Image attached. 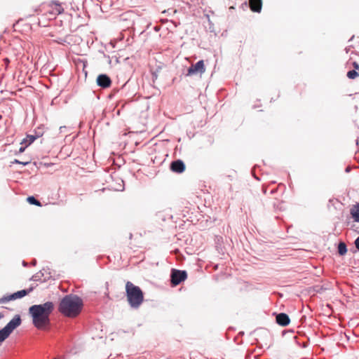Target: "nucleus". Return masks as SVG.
<instances>
[{
  "mask_svg": "<svg viewBox=\"0 0 359 359\" xmlns=\"http://www.w3.org/2000/svg\"><path fill=\"white\" fill-rule=\"evenodd\" d=\"M51 6L53 7V13L55 15L60 14L63 12L64 9L62 5L60 3L53 1L51 4Z\"/></svg>",
  "mask_w": 359,
  "mask_h": 359,
  "instance_id": "2eb2a0df",
  "label": "nucleus"
},
{
  "mask_svg": "<svg viewBox=\"0 0 359 359\" xmlns=\"http://www.w3.org/2000/svg\"><path fill=\"white\" fill-rule=\"evenodd\" d=\"M63 128H65V126H63V127H62V126H61V127L60 128V132H62V131L63 130Z\"/></svg>",
  "mask_w": 359,
  "mask_h": 359,
  "instance_id": "b1692460",
  "label": "nucleus"
},
{
  "mask_svg": "<svg viewBox=\"0 0 359 359\" xmlns=\"http://www.w3.org/2000/svg\"><path fill=\"white\" fill-rule=\"evenodd\" d=\"M32 291V287H30L29 289L27 290H22L11 294L4 295L1 298H0V304H5L10 301L22 298L25 296L27 295Z\"/></svg>",
  "mask_w": 359,
  "mask_h": 359,
  "instance_id": "423d86ee",
  "label": "nucleus"
},
{
  "mask_svg": "<svg viewBox=\"0 0 359 359\" xmlns=\"http://www.w3.org/2000/svg\"><path fill=\"white\" fill-rule=\"evenodd\" d=\"M263 191H264V194H266V189H264V188H263Z\"/></svg>",
  "mask_w": 359,
  "mask_h": 359,
  "instance_id": "cd10ccee",
  "label": "nucleus"
},
{
  "mask_svg": "<svg viewBox=\"0 0 359 359\" xmlns=\"http://www.w3.org/2000/svg\"><path fill=\"white\" fill-rule=\"evenodd\" d=\"M42 135V133H36V135H27L26 138L23 139L22 142H20V144H31L36 139L41 137Z\"/></svg>",
  "mask_w": 359,
  "mask_h": 359,
  "instance_id": "ddd939ff",
  "label": "nucleus"
},
{
  "mask_svg": "<svg viewBox=\"0 0 359 359\" xmlns=\"http://www.w3.org/2000/svg\"><path fill=\"white\" fill-rule=\"evenodd\" d=\"M205 71L203 60L198 61L195 65H191L187 70V76L196 74L198 73L203 74Z\"/></svg>",
  "mask_w": 359,
  "mask_h": 359,
  "instance_id": "0eeeda50",
  "label": "nucleus"
},
{
  "mask_svg": "<svg viewBox=\"0 0 359 359\" xmlns=\"http://www.w3.org/2000/svg\"><path fill=\"white\" fill-rule=\"evenodd\" d=\"M27 144H25V146H22L19 149V153H22L25 151V149L27 148Z\"/></svg>",
  "mask_w": 359,
  "mask_h": 359,
  "instance_id": "4be33fe9",
  "label": "nucleus"
},
{
  "mask_svg": "<svg viewBox=\"0 0 359 359\" xmlns=\"http://www.w3.org/2000/svg\"><path fill=\"white\" fill-rule=\"evenodd\" d=\"M27 201L31 205L41 206V202L39 200H37L34 196H28Z\"/></svg>",
  "mask_w": 359,
  "mask_h": 359,
  "instance_id": "f3484780",
  "label": "nucleus"
},
{
  "mask_svg": "<svg viewBox=\"0 0 359 359\" xmlns=\"http://www.w3.org/2000/svg\"><path fill=\"white\" fill-rule=\"evenodd\" d=\"M170 170L175 173H182L185 170L186 166L183 161L177 159L171 162Z\"/></svg>",
  "mask_w": 359,
  "mask_h": 359,
  "instance_id": "1a4fd4ad",
  "label": "nucleus"
},
{
  "mask_svg": "<svg viewBox=\"0 0 359 359\" xmlns=\"http://www.w3.org/2000/svg\"><path fill=\"white\" fill-rule=\"evenodd\" d=\"M276 189H272V190L271 191V194H274V193H276Z\"/></svg>",
  "mask_w": 359,
  "mask_h": 359,
  "instance_id": "5701e85b",
  "label": "nucleus"
},
{
  "mask_svg": "<svg viewBox=\"0 0 359 359\" xmlns=\"http://www.w3.org/2000/svg\"><path fill=\"white\" fill-rule=\"evenodd\" d=\"M36 260H34V261L32 262V264H33L34 265H35V264H36Z\"/></svg>",
  "mask_w": 359,
  "mask_h": 359,
  "instance_id": "c85d7f7f",
  "label": "nucleus"
},
{
  "mask_svg": "<svg viewBox=\"0 0 359 359\" xmlns=\"http://www.w3.org/2000/svg\"><path fill=\"white\" fill-rule=\"evenodd\" d=\"M347 252V247L345 243L340 242L338 244V253L339 255H344Z\"/></svg>",
  "mask_w": 359,
  "mask_h": 359,
  "instance_id": "dca6fc26",
  "label": "nucleus"
},
{
  "mask_svg": "<svg viewBox=\"0 0 359 359\" xmlns=\"http://www.w3.org/2000/svg\"><path fill=\"white\" fill-rule=\"evenodd\" d=\"M54 310L52 302L34 304L29 308V314L32 317V324L38 330H47L50 325V316Z\"/></svg>",
  "mask_w": 359,
  "mask_h": 359,
  "instance_id": "f257e3e1",
  "label": "nucleus"
},
{
  "mask_svg": "<svg viewBox=\"0 0 359 359\" xmlns=\"http://www.w3.org/2000/svg\"><path fill=\"white\" fill-rule=\"evenodd\" d=\"M22 264L23 266H27V263L25 261L22 262Z\"/></svg>",
  "mask_w": 359,
  "mask_h": 359,
  "instance_id": "a878e982",
  "label": "nucleus"
},
{
  "mask_svg": "<svg viewBox=\"0 0 359 359\" xmlns=\"http://www.w3.org/2000/svg\"><path fill=\"white\" fill-rule=\"evenodd\" d=\"M358 75V72L355 69L350 70L347 72V77L351 79H355Z\"/></svg>",
  "mask_w": 359,
  "mask_h": 359,
  "instance_id": "a211bd4d",
  "label": "nucleus"
},
{
  "mask_svg": "<svg viewBox=\"0 0 359 359\" xmlns=\"http://www.w3.org/2000/svg\"><path fill=\"white\" fill-rule=\"evenodd\" d=\"M51 277L50 273H46V270L44 269L39 271L36 273L32 276L31 278V280L33 281H40V282H45L46 280H48Z\"/></svg>",
  "mask_w": 359,
  "mask_h": 359,
  "instance_id": "9d476101",
  "label": "nucleus"
},
{
  "mask_svg": "<svg viewBox=\"0 0 359 359\" xmlns=\"http://www.w3.org/2000/svg\"><path fill=\"white\" fill-rule=\"evenodd\" d=\"M350 214L355 222H359V203L351 208Z\"/></svg>",
  "mask_w": 359,
  "mask_h": 359,
  "instance_id": "4468645a",
  "label": "nucleus"
},
{
  "mask_svg": "<svg viewBox=\"0 0 359 359\" xmlns=\"http://www.w3.org/2000/svg\"><path fill=\"white\" fill-rule=\"evenodd\" d=\"M83 306L81 297L75 294H67L61 299L58 310L65 316L74 318L81 313Z\"/></svg>",
  "mask_w": 359,
  "mask_h": 359,
  "instance_id": "f03ea898",
  "label": "nucleus"
},
{
  "mask_svg": "<svg viewBox=\"0 0 359 359\" xmlns=\"http://www.w3.org/2000/svg\"><path fill=\"white\" fill-rule=\"evenodd\" d=\"M22 320L20 315H15L14 318L11 320L6 325L0 330V344L2 343L11 332L20 325Z\"/></svg>",
  "mask_w": 359,
  "mask_h": 359,
  "instance_id": "20e7f679",
  "label": "nucleus"
},
{
  "mask_svg": "<svg viewBox=\"0 0 359 359\" xmlns=\"http://www.w3.org/2000/svg\"><path fill=\"white\" fill-rule=\"evenodd\" d=\"M187 278V273L184 270L172 269L170 273V283L176 286L185 280Z\"/></svg>",
  "mask_w": 359,
  "mask_h": 359,
  "instance_id": "39448f33",
  "label": "nucleus"
},
{
  "mask_svg": "<svg viewBox=\"0 0 359 359\" xmlns=\"http://www.w3.org/2000/svg\"><path fill=\"white\" fill-rule=\"evenodd\" d=\"M262 0H250V7L253 12L259 13L262 10Z\"/></svg>",
  "mask_w": 359,
  "mask_h": 359,
  "instance_id": "f8f14e48",
  "label": "nucleus"
},
{
  "mask_svg": "<svg viewBox=\"0 0 359 359\" xmlns=\"http://www.w3.org/2000/svg\"><path fill=\"white\" fill-rule=\"evenodd\" d=\"M353 67H354V69H355V70H356V71H357V70H359V65H358V62H353Z\"/></svg>",
  "mask_w": 359,
  "mask_h": 359,
  "instance_id": "412c9836",
  "label": "nucleus"
},
{
  "mask_svg": "<svg viewBox=\"0 0 359 359\" xmlns=\"http://www.w3.org/2000/svg\"><path fill=\"white\" fill-rule=\"evenodd\" d=\"M96 82L97 86L102 88H107L111 84V80L110 77L105 74H100L97 77Z\"/></svg>",
  "mask_w": 359,
  "mask_h": 359,
  "instance_id": "6e6552de",
  "label": "nucleus"
},
{
  "mask_svg": "<svg viewBox=\"0 0 359 359\" xmlns=\"http://www.w3.org/2000/svg\"><path fill=\"white\" fill-rule=\"evenodd\" d=\"M126 297L130 306L137 309L144 301V294L140 287L130 281L126 284Z\"/></svg>",
  "mask_w": 359,
  "mask_h": 359,
  "instance_id": "7ed1b4c3",
  "label": "nucleus"
},
{
  "mask_svg": "<svg viewBox=\"0 0 359 359\" xmlns=\"http://www.w3.org/2000/svg\"><path fill=\"white\" fill-rule=\"evenodd\" d=\"M356 249L359 251V236L354 241Z\"/></svg>",
  "mask_w": 359,
  "mask_h": 359,
  "instance_id": "aec40b11",
  "label": "nucleus"
},
{
  "mask_svg": "<svg viewBox=\"0 0 359 359\" xmlns=\"http://www.w3.org/2000/svg\"><path fill=\"white\" fill-rule=\"evenodd\" d=\"M349 171H350V168H348H348H346V172H349Z\"/></svg>",
  "mask_w": 359,
  "mask_h": 359,
  "instance_id": "393cba45",
  "label": "nucleus"
},
{
  "mask_svg": "<svg viewBox=\"0 0 359 359\" xmlns=\"http://www.w3.org/2000/svg\"><path fill=\"white\" fill-rule=\"evenodd\" d=\"M276 323L281 326H287L290 322L289 316L285 313H280L276 315Z\"/></svg>",
  "mask_w": 359,
  "mask_h": 359,
  "instance_id": "9b49d317",
  "label": "nucleus"
},
{
  "mask_svg": "<svg viewBox=\"0 0 359 359\" xmlns=\"http://www.w3.org/2000/svg\"><path fill=\"white\" fill-rule=\"evenodd\" d=\"M230 9L233 10V9H234V7H233V6H231V7H230Z\"/></svg>",
  "mask_w": 359,
  "mask_h": 359,
  "instance_id": "c756f323",
  "label": "nucleus"
},
{
  "mask_svg": "<svg viewBox=\"0 0 359 359\" xmlns=\"http://www.w3.org/2000/svg\"><path fill=\"white\" fill-rule=\"evenodd\" d=\"M5 61H6V62H7V63H8V62H9V60H8V58H6V59H5Z\"/></svg>",
  "mask_w": 359,
  "mask_h": 359,
  "instance_id": "bb28decb",
  "label": "nucleus"
},
{
  "mask_svg": "<svg viewBox=\"0 0 359 359\" xmlns=\"http://www.w3.org/2000/svg\"><path fill=\"white\" fill-rule=\"evenodd\" d=\"M13 163H18V164H22L23 165H27L29 163V161H27V162H22V161H20L18 159H15L13 162Z\"/></svg>",
  "mask_w": 359,
  "mask_h": 359,
  "instance_id": "6ab92c4d",
  "label": "nucleus"
}]
</instances>
